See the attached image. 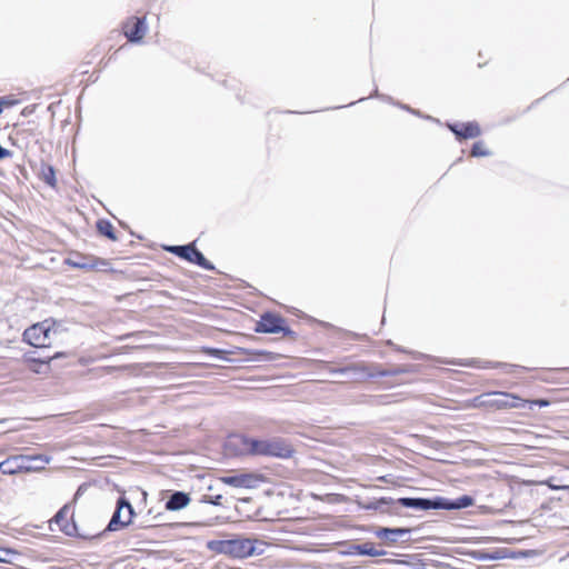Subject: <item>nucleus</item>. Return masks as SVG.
<instances>
[{
	"instance_id": "nucleus-10",
	"label": "nucleus",
	"mask_w": 569,
	"mask_h": 569,
	"mask_svg": "<svg viewBox=\"0 0 569 569\" xmlns=\"http://www.w3.org/2000/svg\"><path fill=\"white\" fill-rule=\"evenodd\" d=\"M221 482L234 488H256L261 478L254 473H239L234 476H224L220 478Z\"/></svg>"
},
{
	"instance_id": "nucleus-4",
	"label": "nucleus",
	"mask_w": 569,
	"mask_h": 569,
	"mask_svg": "<svg viewBox=\"0 0 569 569\" xmlns=\"http://www.w3.org/2000/svg\"><path fill=\"white\" fill-rule=\"evenodd\" d=\"M50 458L46 456H14L0 462V471L3 475H16L44 469Z\"/></svg>"
},
{
	"instance_id": "nucleus-1",
	"label": "nucleus",
	"mask_w": 569,
	"mask_h": 569,
	"mask_svg": "<svg viewBox=\"0 0 569 569\" xmlns=\"http://www.w3.org/2000/svg\"><path fill=\"white\" fill-rule=\"evenodd\" d=\"M227 446L234 448L241 455L287 459L293 453L292 446L281 438L253 439L242 435H233L229 438Z\"/></svg>"
},
{
	"instance_id": "nucleus-25",
	"label": "nucleus",
	"mask_w": 569,
	"mask_h": 569,
	"mask_svg": "<svg viewBox=\"0 0 569 569\" xmlns=\"http://www.w3.org/2000/svg\"><path fill=\"white\" fill-rule=\"evenodd\" d=\"M16 103L10 97H1L0 98V114L3 111V108H9Z\"/></svg>"
},
{
	"instance_id": "nucleus-6",
	"label": "nucleus",
	"mask_w": 569,
	"mask_h": 569,
	"mask_svg": "<svg viewBox=\"0 0 569 569\" xmlns=\"http://www.w3.org/2000/svg\"><path fill=\"white\" fill-rule=\"evenodd\" d=\"M134 515L131 503L124 498H120L117 502V509L107 527L110 531L119 530L128 526Z\"/></svg>"
},
{
	"instance_id": "nucleus-13",
	"label": "nucleus",
	"mask_w": 569,
	"mask_h": 569,
	"mask_svg": "<svg viewBox=\"0 0 569 569\" xmlns=\"http://www.w3.org/2000/svg\"><path fill=\"white\" fill-rule=\"evenodd\" d=\"M350 555L381 557L387 555L383 549H377L372 542H365L360 545H352L349 550Z\"/></svg>"
},
{
	"instance_id": "nucleus-9",
	"label": "nucleus",
	"mask_w": 569,
	"mask_h": 569,
	"mask_svg": "<svg viewBox=\"0 0 569 569\" xmlns=\"http://www.w3.org/2000/svg\"><path fill=\"white\" fill-rule=\"evenodd\" d=\"M147 30L144 18L132 17L123 24L124 36L130 42H140L147 33Z\"/></svg>"
},
{
	"instance_id": "nucleus-32",
	"label": "nucleus",
	"mask_w": 569,
	"mask_h": 569,
	"mask_svg": "<svg viewBox=\"0 0 569 569\" xmlns=\"http://www.w3.org/2000/svg\"><path fill=\"white\" fill-rule=\"evenodd\" d=\"M561 562L565 565H569V553L561 559Z\"/></svg>"
},
{
	"instance_id": "nucleus-16",
	"label": "nucleus",
	"mask_w": 569,
	"mask_h": 569,
	"mask_svg": "<svg viewBox=\"0 0 569 569\" xmlns=\"http://www.w3.org/2000/svg\"><path fill=\"white\" fill-rule=\"evenodd\" d=\"M410 529L407 528H380L376 531L378 538L386 539L390 543H395L399 538L408 535Z\"/></svg>"
},
{
	"instance_id": "nucleus-2",
	"label": "nucleus",
	"mask_w": 569,
	"mask_h": 569,
	"mask_svg": "<svg viewBox=\"0 0 569 569\" xmlns=\"http://www.w3.org/2000/svg\"><path fill=\"white\" fill-rule=\"evenodd\" d=\"M263 546L262 541L242 537L227 540H209L207 542L208 550L238 559L261 555Z\"/></svg>"
},
{
	"instance_id": "nucleus-27",
	"label": "nucleus",
	"mask_w": 569,
	"mask_h": 569,
	"mask_svg": "<svg viewBox=\"0 0 569 569\" xmlns=\"http://www.w3.org/2000/svg\"><path fill=\"white\" fill-rule=\"evenodd\" d=\"M347 371H365V369L363 368H357V367H346V368H340V369L332 370V372H339V373H345Z\"/></svg>"
},
{
	"instance_id": "nucleus-22",
	"label": "nucleus",
	"mask_w": 569,
	"mask_h": 569,
	"mask_svg": "<svg viewBox=\"0 0 569 569\" xmlns=\"http://www.w3.org/2000/svg\"><path fill=\"white\" fill-rule=\"evenodd\" d=\"M407 370L403 368H395L392 370H377L375 372H368V377H388V376H397L400 373H405Z\"/></svg>"
},
{
	"instance_id": "nucleus-23",
	"label": "nucleus",
	"mask_w": 569,
	"mask_h": 569,
	"mask_svg": "<svg viewBox=\"0 0 569 569\" xmlns=\"http://www.w3.org/2000/svg\"><path fill=\"white\" fill-rule=\"evenodd\" d=\"M487 401H488V398H487V392H486V393H482V395L471 399L468 407H472V408L485 407V408H487Z\"/></svg>"
},
{
	"instance_id": "nucleus-17",
	"label": "nucleus",
	"mask_w": 569,
	"mask_h": 569,
	"mask_svg": "<svg viewBox=\"0 0 569 569\" xmlns=\"http://www.w3.org/2000/svg\"><path fill=\"white\" fill-rule=\"evenodd\" d=\"M66 262L78 269L91 270L97 266V260L94 258H87L77 256L74 258H68Z\"/></svg>"
},
{
	"instance_id": "nucleus-18",
	"label": "nucleus",
	"mask_w": 569,
	"mask_h": 569,
	"mask_svg": "<svg viewBox=\"0 0 569 569\" xmlns=\"http://www.w3.org/2000/svg\"><path fill=\"white\" fill-rule=\"evenodd\" d=\"M480 134V128L476 122H468L460 124V131L457 132V138L468 139L476 138Z\"/></svg>"
},
{
	"instance_id": "nucleus-8",
	"label": "nucleus",
	"mask_w": 569,
	"mask_h": 569,
	"mask_svg": "<svg viewBox=\"0 0 569 569\" xmlns=\"http://www.w3.org/2000/svg\"><path fill=\"white\" fill-rule=\"evenodd\" d=\"M168 251L183 258L192 263L202 267L206 270H212L213 266L204 258V256L194 248L193 244L172 246L167 248Z\"/></svg>"
},
{
	"instance_id": "nucleus-21",
	"label": "nucleus",
	"mask_w": 569,
	"mask_h": 569,
	"mask_svg": "<svg viewBox=\"0 0 569 569\" xmlns=\"http://www.w3.org/2000/svg\"><path fill=\"white\" fill-rule=\"evenodd\" d=\"M18 557V551L9 548H0V562L12 563Z\"/></svg>"
},
{
	"instance_id": "nucleus-15",
	"label": "nucleus",
	"mask_w": 569,
	"mask_h": 569,
	"mask_svg": "<svg viewBox=\"0 0 569 569\" xmlns=\"http://www.w3.org/2000/svg\"><path fill=\"white\" fill-rule=\"evenodd\" d=\"M69 513H70L69 507L64 506L57 512V515L53 517L52 521L59 527V529L61 531H63L66 535L71 536V535H73V531L76 530V526L70 525L68 522Z\"/></svg>"
},
{
	"instance_id": "nucleus-29",
	"label": "nucleus",
	"mask_w": 569,
	"mask_h": 569,
	"mask_svg": "<svg viewBox=\"0 0 569 569\" xmlns=\"http://www.w3.org/2000/svg\"><path fill=\"white\" fill-rule=\"evenodd\" d=\"M207 352L209 355H213V356H220V355L224 353V351L220 350V349H208Z\"/></svg>"
},
{
	"instance_id": "nucleus-19",
	"label": "nucleus",
	"mask_w": 569,
	"mask_h": 569,
	"mask_svg": "<svg viewBox=\"0 0 569 569\" xmlns=\"http://www.w3.org/2000/svg\"><path fill=\"white\" fill-rule=\"evenodd\" d=\"M40 178L48 183L50 187H56V172L52 166L41 164Z\"/></svg>"
},
{
	"instance_id": "nucleus-30",
	"label": "nucleus",
	"mask_w": 569,
	"mask_h": 569,
	"mask_svg": "<svg viewBox=\"0 0 569 569\" xmlns=\"http://www.w3.org/2000/svg\"><path fill=\"white\" fill-rule=\"evenodd\" d=\"M449 128L456 136L460 131V124H449Z\"/></svg>"
},
{
	"instance_id": "nucleus-26",
	"label": "nucleus",
	"mask_w": 569,
	"mask_h": 569,
	"mask_svg": "<svg viewBox=\"0 0 569 569\" xmlns=\"http://www.w3.org/2000/svg\"><path fill=\"white\" fill-rule=\"evenodd\" d=\"M221 499H222V496L221 495H217L214 497H204L203 501L208 502V503H212L214 506H220L221 505Z\"/></svg>"
},
{
	"instance_id": "nucleus-11",
	"label": "nucleus",
	"mask_w": 569,
	"mask_h": 569,
	"mask_svg": "<svg viewBox=\"0 0 569 569\" xmlns=\"http://www.w3.org/2000/svg\"><path fill=\"white\" fill-rule=\"evenodd\" d=\"M283 322L284 321L282 318L271 313H266L261 317L257 331L266 333H278L284 330Z\"/></svg>"
},
{
	"instance_id": "nucleus-7",
	"label": "nucleus",
	"mask_w": 569,
	"mask_h": 569,
	"mask_svg": "<svg viewBox=\"0 0 569 569\" xmlns=\"http://www.w3.org/2000/svg\"><path fill=\"white\" fill-rule=\"evenodd\" d=\"M50 327L46 322L36 323L24 330L23 341L37 348L47 347L50 341Z\"/></svg>"
},
{
	"instance_id": "nucleus-5",
	"label": "nucleus",
	"mask_w": 569,
	"mask_h": 569,
	"mask_svg": "<svg viewBox=\"0 0 569 569\" xmlns=\"http://www.w3.org/2000/svg\"><path fill=\"white\" fill-rule=\"evenodd\" d=\"M487 408L491 409L523 408L527 402L520 397L509 392H487Z\"/></svg>"
},
{
	"instance_id": "nucleus-20",
	"label": "nucleus",
	"mask_w": 569,
	"mask_h": 569,
	"mask_svg": "<svg viewBox=\"0 0 569 569\" xmlns=\"http://www.w3.org/2000/svg\"><path fill=\"white\" fill-rule=\"evenodd\" d=\"M98 231L111 240H116L117 237L113 231V226L107 220H100L97 223Z\"/></svg>"
},
{
	"instance_id": "nucleus-14",
	"label": "nucleus",
	"mask_w": 569,
	"mask_h": 569,
	"mask_svg": "<svg viewBox=\"0 0 569 569\" xmlns=\"http://www.w3.org/2000/svg\"><path fill=\"white\" fill-rule=\"evenodd\" d=\"M190 502V497L183 491L173 492L166 501V509L170 511H178L186 508Z\"/></svg>"
},
{
	"instance_id": "nucleus-12",
	"label": "nucleus",
	"mask_w": 569,
	"mask_h": 569,
	"mask_svg": "<svg viewBox=\"0 0 569 569\" xmlns=\"http://www.w3.org/2000/svg\"><path fill=\"white\" fill-rule=\"evenodd\" d=\"M400 499L401 498L397 500L392 498H380L378 500L363 505V508L367 510H378L380 512L398 513V506L403 507L399 502Z\"/></svg>"
},
{
	"instance_id": "nucleus-24",
	"label": "nucleus",
	"mask_w": 569,
	"mask_h": 569,
	"mask_svg": "<svg viewBox=\"0 0 569 569\" xmlns=\"http://www.w3.org/2000/svg\"><path fill=\"white\" fill-rule=\"evenodd\" d=\"M488 154H489V152L485 148L482 142H476L473 144L472 150H471V156H473V157H481V156H488Z\"/></svg>"
},
{
	"instance_id": "nucleus-31",
	"label": "nucleus",
	"mask_w": 569,
	"mask_h": 569,
	"mask_svg": "<svg viewBox=\"0 0 569 569\" xmlns=\"http://www.w3.org/2000/svg\"><path fill=\"white\" fill-rule=\"evenodd\" d=\"M27 465L29 466H41V461L40 460H31L30 462H26Z\"/></svg>"
},
{
	"instance_id": "nucleus-28",
	"label": "nucleus",
	"mask_w": 569,
	"mask_h": 569,
	"mask_svg": "<svg viewBox=\"0 0 569 569\" xmlns=\"http://www.w3.org/2000/svg\"><path fill=\"white\" fill-rule=\"evenodd\" d=\"M531 405H537L539 407H547V406H549V401L545 400V399H538V400L531 401Z\"/></svg>"
},
{
	"instance_id": "nucleus-3",
	"label": "nucleus",
	"mask_w": 569,
	"mask_h": 569,
	"mask_svg": "<svg viewBox=\"0 0 569 569\" xmlns=\"http://www.w3.org/2000/svg\"><path fill=\"white\" fill-rule=\"evenodd\" d=\"M399 502L405 508L417 509V510H430V509H445V510H458L470 507L473 505V499L470 496H461L457 499L450 500L443 497H436L433 499L428 498H401Z\"/></svg>"
}]
</instances>
